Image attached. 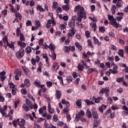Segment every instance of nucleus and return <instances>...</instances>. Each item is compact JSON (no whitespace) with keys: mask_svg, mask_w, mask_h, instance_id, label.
I'll return each instance as SVG.
<instances>
[{"mask_svg":"<svg viewBox=\"0 0 128 128\" xmlns=\"http://www.w3.org/2000/svg\"><path fill=\"white\" fill-rule=\"evenodd\" d=\"M76 104L77 106L80 108V106H82V102H80L78 100H77L76 102Z\"/></svg>","mask_w":128,"mask_h":128,"instance_id":"79ce46f5","label":"nucleus"},{"mask_svg":"<svg viewBox=\"0 0 128 128\" xmlns=\"http://www.w3.org/2000/svg\"><path fill=\"white\" fill-rule=\"evenodd\" d=\"M2 14H4V16H6V14H8V10H4L2 12Z\"/></svg>","mask_w":128,"mask_h":128,"instance_id":"69168bd1","label":"nucleus"},{"mask_svg":"<svg viewBox=\"0 0 128 128\" xmlns=\"http://www.w3.org/2000/svg\"><path fill=\"white\" fill-rule=\"evenodd\" d=\"M80 118H81L80 114H76V120L77 122H78V120H80Z\"/></svg>","mask_w":128,"mask_h":128,"instance_id":"cd10ccee","label":"nucleus"},{"mask_svg":"<svg viewBox=\"0 0 128 128\" xmlns=\"http://www.w3.org/2000/svg\"><path fill=\"white\" fill-rule=\"evenodd\" d=\"M44 40L42 38H41L38 41V44L39 45H40V46H42V44H44Z\"/></svg>","mask_w":128,"mask_h":128,"instance_id":"6e6d98bb","label":"nucleus"},{"mask_svg":"<svg viewBox=\"0 0 128 128\" xmlns=\"http://www.w3.org/2000/svg\"><path fill=\"white\" fill-rule=\"evenodd\" d=\"M60 26L62 30H64V28H66V26L64 25V24H61Z\"/></svg>","mask_w":128,"mask_h":128,"instance_id":"774afa93","label":"nucleus"},{"mask_svg":"<svg viewBox=\"0 0 128 128\" xmlns=\"http://www.w3.org/2000/svg\"><path fill=\"white\" fill-rule=\"evenodd\" d=\"M114 18V16L112 15H108V20H110V22H112V20Z\"/></svg>","mask_w":128,"mask_h":128,"instance_id":"5fc2aeb1","label":"nucleus"},{"mask_svg":"<svg viewBox=\"0 0 128 128\" xmlns=\"http://www.w3.org/2000/svg\"><path fill=\"white\" fill-rule=\"evenodd\" d=\"M14 104V108H18V104H20V100L15 101Z\"/></svg>","mask_w":128,"mask_h":128,"instance_id":"bf43d9fd","label":"nucleus"},{"mask_svg":"<svg viewBox=\"0 0 128 128\" xmlns=\"http://www.w3.org/2000/svg\"><path fill=\"white\" fill-rule=\"evenodd\" d=\"M120 102H122V104H126V100H124V98H122Z\"/></svg>","mask_w":128,"mask_h":128,"instance_id":"e2e57ef3","label":"nucleus"},{"mask_svg":"<svg viewBox=\"0 0 128 128\" xmlns=\"http://www.w3.org/2000/svg\"><path fill=\"white\" fill-rule=\"evenodd\" d=\"M124 52L123 50H122V49L119 50L118 54H119V56H120L124 58Z\"/></svg>","mask_w":128,"mask_h":128,"instance_id":"6ab92c4d","label":"nucleus"},{"mask_svg":"<svg viewBox=\"0 0 128 128\" xmlns=\"http://www.w3.org/2000/svg\"><path fill=\"white\" fill-rule=\"evenodd\" d=\"M118 72V65L114 66L112 68V74H114Z\"/></svg>","mask_w":128,"mask_h":128,"instance_id":"4468645a","label":"nucleus"},{"mask_svg":"<svg viewBox=\"0 0 128 128\" xmlns=\"http://www.w3.org/2000/svg\"><path fill=\"white\" fill-rule=\"evenodd\" d=\"M74 10L76 12H77V14L79 18H82L84 20L86 18V14L84 12V8L83 6H81L80 5H78L75 7Z\"/></svg>","mask_w":128,"mask_h":128,"instance_id":"f257e3e1","label":"nucleus"},{"mask_svg":"<svg viewBox=\"0 0 128 128\" xmlns=\"http://www.w3.org/2000/svg\"><path fill=\"white\" fill-rule=\"evenodd\" d=\"M85 34H86V38H90V31H88V30H86L85 32Z\"/></svg>","mask_w":128,"mask_h":128,"instance_id":"473e14b6","label":"nucleus"},{"mask_svg":"<svg viewBox=\"0 0 128 128\" xmlns=\"http://www.w3.org/2000/svg\"><path fill=\"white\" fill-rule=\"evenodd\" d=\"M11 10L12 11V12L14 14L16 13V12H18V10L14 8V7L11 8Z\"/></svg>","mask_w":128,"mask_h":128,"instance_id":"052dcab7","label":"nucleus"},{"mask_svg":"<svg viewBox=\"0 0 128 128\" xmlns=\"http://www.w3.org/2000/svg\"><path fill=\"white\" fill-rule=\"evenodd\" d=\"M52 68L53 70H58V69L60 68V66L58 64H54Z\"/></svg>","mask_w":128,"mask_h":128,"instance_id":"ea45409f","label":"nucleus"},{"mask_svg":"<svg viewBox=\"0 0 128 128\" xmlns=\"http://www.w3.org/2000/svg\"><path fill=\"white\" fill-rule=\"evenodd\" d=\"M22 70L26 74H28V68H26V67L22 66Z\"/></svg>","mask_w":128,"mask_h":128,"instance_id":"393cba45","label":"nucleus"},{"mask_svg":"<svg viewBox=\"0 0 128 128\" xmlns=\"http://www.w3.org/2000/svg\"><path fill=\"white\" fill-rule=\"evenodd\" d=\"M17 124L18 126H20L19 128H26L24 127V124H26V120L24 119H22L20 122H19Z\"/></svg>","mask_w":128,"mask_h":128,"instance_id":"39448f33","label":"nucleus"},{"mask_svg":"<svg viewBox=\"0 0 128 128\" xmlns=\"http://www.w3.org/2000/svg\"><path fill=\"white\" fill-rule=\"evenodd\" d=\"M88 46H90L91 48H94V46L92 44V40H88Z\"/></svg>","mask_w":128,"mask_h":128,"instance_id":"c03bdc74","label":"nucleus"},{"mask_svg":"<svg viewBox=\"0 0 128 128\" xmlns=\"http://www.w3.org/2000/svg\"><path fill=\"white\" fill-rule=\"evenodd\" d=\"M70 20L76 22V16H72V19Z\"/></svg>","mask_w":128,"mask_h":128,"instance_id":"3c124183","label":"nucleus"},{"mask_svg":"<svg viewBox=\"0 0 128 128\" xmlns=\"http://www.w3.org/2000/svg\"><path fill=\"white\" fill-rule=\"evenodd\" d=\"M62 9L65 12H68L70 10V4H66L64 6H62Z\"/></svg>","mask_w":128,"mask_h":128,"instance_id":"9b49d317","label":"nucleus"},{"mask_svg":"<svg viewBox=\"0 0 128 128\" xmlns=\"http://www.w3.org/2000/svg\"><path fill=\"white\" fill-rule=\"evenodd\" d=\"M20 28H18L16 32L17 36H20Z\"/></svg>","mask_w":128,"mask_h":128,"instance_id":"c85d7f7f","label":"nucleus"},{"mask_svg":"<svg viewBox=\"0 0 128 128\" xmlns=\"http://www.w3.org/2000/svg\"><path fill=\"white\" fill-rule=\"evenodd\" d=\"M0 112L2 114V116H6H6H7V114H6V112H4V110H0Z\"/></svg>","mask_w":128,"mask_h":128,"instance_id":"a18cd8bd","label":"nucleus"},{"mask_svg":"<svg viewBox=\"0 0 128 128\" xmlns=\"http://www.w3.org/2000/svg\"><path fill=\"white\" fill-rule=\"evenodd\" d=\"M9 85L10 86V88H16V85H14V84L12 83V82H10L9 84Z\"/></svg>","mask_w":128,"mask_h":128,"instance_id":"58836bf2","label":"nucleus"},{"mask_svg":"<svg viewBox=\"0 0 128 128\" xmlns=\"http://www.w3.org/2000/svg\"><path fill=\"white\" fill-rule=\"evenodd\" d=\"M108 60L110 62H114V56H108Z\"/></svg>","mask_w":128,"mask_h":128,"instance_id":"de8ad7c7","label":"nucleus"},{"mask_svg":"<svg viewBox=\"0 0 128 128\" xmlns=\"http://www.w3.org/2000/svg\"><path fill=\"white\" fill-rule=\"evenodd\" d=\"M32 49L33 50H34V48H32L30 46H27L26 49H25V52H26L28 54H30V52H32Z\"/></svg>","mask_w":128,"mask_h":128,"instance_id":"9d476101","label":"nucleus"},{"mask_svg":"<svg viewBox=\"0 0 128 128\" xmlns=\"http://www.w3.org/2000/svg\"><path fill=\"white\" fill-rule=\"evenodd\" d=\"M78 70H80L81 72H82L84 70V66L80 65V64H78Z\"/></svg>","mask_w":128,"mask_h":128,"instance_id":"b1692460","label":"nucleus"},{"mask_svg":"<svg viewBox=\"0 0 128 128\" xmlns=\"http://www.w3.org/2000/svg\"><path fill=\"white\" fill-rule=\"evenodd\" d=\"M30 6H34V0L30 1Z\"/></svg>","mask_w":128,"mask_h":128,"instance_id":"338daca9","label":"nucleus"},{"mask_svg":"<svg viewBox=\"0 0 128 128\" xmlns=\"http://www.w3.org/2000/svg\"><path fill=\"white\" fill-rule=\"evenodd\" d=\"M2 40H3V42H4V44H6H6H8V38H6V37H4V38H3Z\"/></svg>","mask_w":128,"mask_h":128,"instance_id":"37998d69","label":"nucleus"},{"mask_svg":"<svg viewBox=\"0 0 128 128\" xmlns=\"http://www.w3.org/2000/svg\"><path fill=\"white\" fill-rule=\"evenodd\" d=\"M20 39L21 42H24L26 38H24V34L22 33L20 34Z\"/></svg>","mask_w":128,"mask_h":128,"instance_id":"5701e85b","label":"nucleus"},{"mask_svg":"<svg viewBox=\"0 0 128 128\" xmlns=\"http://www.w3.org/2000/svg\"><path fill=\"white\" fill-rule=\"evenodd\" d=\"M21 92L22 94H28V92L26 89H22L21 90Z\"/></svg>","mask_w":128,"mask_h":128,"instance_id":"09e8293b","label":"nucleus"},{"mask_svg":"<svg viewBox=\"0 0 128 128\" xmlns=\"http://www.w3.org/2000/svg\"><path fill=\"white\" fill-rule=\"evenodd\" d=\"M68 26L70 28H74L76 26V22L70 20L68 22Z\"/></svg>","mask_w":128,"mask_h":128,"instance_id":"6e6552de","label":"nucleus"},{"mask_svg":"<svg viewBox=\"0 0 128 128\" xmlns=\"http://www.w3.org/2000/svg\"><path fill=\"white\" fill-rule=\"evenodd\" d=\"M48 112L49 114H54V108H50V109L48 110Z\"/></svg>","mask_w":128,"mask_h":128,"instance_id":"4d7b16f0","label":"nucleus"},{"mask_svg":"<svg viewBox=\"0 0 128 128\" xmlns=\"http://www.w3.org/2000/svg\"><path fill=\"white\" fill-rule=\"evenodd\" d=\"M22 108L26 110V112H28L30 110V108H28V106L26 104H24L22 106Z\"/></svg>","mask_w":128,"mask_h":128,"instance_id":"bb28decb","label":"nucleus"},{"mask_svg":"<svg viewBox=\"0 0 128 128\" xmlns=\"http://www.w3.org/2000/svg\"><path fill=\"white\" fill-rule=\"evenodd\" d=\"M26 104L28 106L29 108L32 110V102L30 100H26Z\"/></svg>","mask_w":128,"mask_h":128,"instance_id":"1a4fd4ad","label":"nucleus"},{"mask_svg":"<svg viewBox=\"0 0 128 128\" xmlns=\"http://www.w3.org/2000/svg\"><path fill=\"white\" fill-rule=\"evenodd\" d=\"M108 104H112V99L110 97H108L107 100Z\"/></svg>","mask_w":128,"mask_h":128,"instance_id":"864d4df0","label":"nucleus"},{"mask_svg":"<svg viewBox=\"0 0 128 128\" xmlns=\"http://www.w3.org/2000/svg\"><path fill=\"white\" fill-rule=\"evenodd\" d=\"M35 24L38 28H40L41 26L40 22L38 20H36Z\"/></svg>","mask_w":128,"mask_h":128,"instance_id":"a19ab883","label":"nucleus"},{"mask_svg":"<svg viewBox=\"0 0 128 128\" xmlns=\"http://www.w3.org/2000/svg\"><path fill=\"white\" fill-rule=\"evenodd\" d=\"M25 86H28L30 84V80L28 78H26L24 81Z\"/></svg>","mask_w":128,"mask_h":128,"instance_id":"412c9836","label":"nucleus"},{"mask_svg":"<svg viewBox=\"0 0 128 128\" xmlns=\"http://www.w3.org/2000/svg\"><path fill=\"white\" fill-rule=\"evenodd\" d=\"M94 40L95 44H98V38H96V37L94 38Z\"/></svg>","mask_w":128,"mask_h":128,"instance_id":"0e129e2a","label":"nucleus"},{"mask_svg":"<svg viewBox=\"0 0 128 128\" xmlns=\"http://www.w3.org/2000/svg\"><path fill=\"white\" fill-rule=\"evenodd\" d=\"M7 46L10 48H12V50H14V44H10L8 42H7Z\"/></svg>","mask_w":128,"mask_h":128,"instance_id":"4be33fe9","label":"nucleus"},{"mask_svg":"<svg viewBox=\"0 0 128 128\" xmlns=\"http://www.w3.org/2000/svg\"><path fill=\"white\" fill-rule=\"evenodd\" d=\"M58 116L54 114L53 116V120L54 122H58Z\"/></svg>","mask_w":128,"mask_h":128,"instance_id":"2f4dec72","label":"nucleus"},{"mask_svg":"<svg viewBox=\"0 0 128 128\" xmlns=\"http://www.w3.org/2000/svg\"><path fill=\"white\" fill-rule=\"evenodd\" d=\"M66 78L68 80V84H70V82H72V77L71 76L67 77Z\"/></svg>","mask_w":128,"mask_h":128,"instance_id":"7c9ffc66","label":"nucleus"},{"mask_svg":"<svg viewBox=\"0 0 128 128\" xmlns=\"http://www.w3.org/2000/svg\"><path fill=\"white\" fill-rule=\"evenodd\" d=\"M46 85L48 88H50V86H52V82L50 81H47Z\"/></svg>","mask_w":128,"mask_h":128,"instance_id":"c9c22d12","label":"nucleus"},{"mask_svg":"<svg viewBox=\"0 0 128 128\" xmlns=\"http://www.w3.org/2000/svg\"><path fill=\"white\" fill-rule=\"evenodd\" d=\"M58 4L56 2H54L52 3V8L54 10H56V6H58Z\"/></svg>","mask_w":128,"mask_h":128,"instance_id":"49530a36","label":"nucleus"},{"mask_svg":"<svg viewBox=\"0 0 128 128\" xmlns=\"http://www.w3.org/2000/svg\"><path fill=\"white\" fill-rule=\"evenodd\" d=\"M108 92H110V89L106 88H102L100 90L99 94L100 96H102L106 92V94H108Z\"/></svg>","mask_w":128,"mask_h":128,"instance_id":"20e7f679","label":"nucleus"},{"mask_svg":"<svg viewBox=\"0 0 128 128\" xmlns=\"http://www.w3.org/2000/svg\"><path fill=\"white\" fill-rule=\"evenodd\" d=\"M24 56V49L21 48L18 52L16 53V58H22Z\"/></svg>","mask_w":128,"mask_h":128,"instance_id":"f03ea898","label":"nucleus"},{"mask_svg":"<svg viewBox=\"0 0 128 128\" xmlns=\"http://www.w3.org/2000/svg\"><path fill=\"white\" fill-rule=\"evenodd\" d=\"M117 82H124V76L122 78H118L116 79Z\"/></svg>","mask_w":128,"mask_h":128,"instance_id":"e433bc0d","label":"nucleus"},{"mask_svg":"<svg viewBox=\"0 0 128 128\" xmlns=\"http://www.w3.org/2000/svg\"><path fill=\"white\" fill-rule=\"evenodd\" d=\"M94 72V68H89L88 70L87 74H92Z\"/></svg>","mask_w":128,"mask_h":128,"instance_id":"603ef678","label":"nucleus"},{"mask_svg":"<svg viewBox=\"0 0 128 128\" xmlns=\"http://www.w3.org/2000/svg\"><path fill=\"white\" fill-rule=\"evenodd\" d=\"M116 22H117L116 20V18H113L112 20L110 21V24L112 26H114V24H116Z\"/></svg>","mask_w":128,"mask_h":128,"instance_id":"a878e982","label":"nucleus"},{"mask_svg":"<svg viewBox=\"0 0 128 128\" xmlns=\"http://www.w3.org/2000/svg\"><path fill=\"white\" fill-rule=\"evenodd\" d=\"M42 46H43L45 50H47V48H48V44H46V43L43 44Z\"/></svg>","mask_w":128,"mask_h":128,"instance_id":"680f3d73","label":"nucleus"},{"mask_svg":"<svg viewBox=\"0 0 128 128\" xmlns=\"http://www.w3.org/2000/svg\"><path fill=\"white\" fill-rule=\"evenodd\" d=\"M92 116L94 120H98V112H96V108H92L91 110Z\"/></svg>","mask_w":128,"mask_h":128,"instance_id":"7ed1b4c3","label":"nucleus"},{"mask_svg":"<svg viewBox=\"0 0 128 128\" xmlns=\"http://www.w3.org/2000/svg\"><path fill=\"white\" fill-rule=\"evenodd\" d=\"M50 26H52V20H49L46 22V28H50Z\"/></svg>","mask_w":128,"mask_h":128,"instance_id":"ddd939ff","label":"nucleus"},{"mask_svg":"<svg viewBox=\"0 0 128 128\" xmlns=\"http://www.w3.org/2000/svg\"><path fill=\"white\" fill-rule=\"evenodd\" d=\"M49 56H50V58H52V60H54L56 59V54L54 53V51H53L52 55L49 54Z\"/></svg>","mask_w":128,"mask_h":128,"instance_id":"f3484780","label":"nucleus"},{"mask_svg":"<svg viewBox=\"0 0 128 128\" xmlns=\"http://www.w3.org/2000/svg\"><path fill=\"white\" fill-rule=\"evenodd\" d=\"M86 116L88 118H92V112H90V110L88 108L86 110Z\"/></svg>","mask_w":128,"mask_h":128,"instance_id":"0eeeda50","label":"nucleus"},{"mask_svg":"<svg viewBox=\"0 0 128 128\" xmlns=\"http://www.w3.org/2000/svg\"><path fill=\"white\" fill-rule=\"evenodd\" d=\"M92 56V53H90V51H88L86 54V52L83 53V56L84 58H88V56Z\"/></svg>","mask_w":128,"mask_h":128,"instance_id":"a211bd4d","label":"nucleus"},{"mask_svg":"<svg viewBox=\"0 0 128 128\" xmlns=\"http://www.w3.org/2000/svg\"><path fill=\"white\" fill-rule=\"evenodd\" d=\"M48 48H50V50H54L56 48V47L54 46V44L50 43L48 47Z\"/></svg>","mask_w":128,"mask_h":128,"instance_id":"aec40b11","label":"nucleus"},{"mask_svg":"<svg viewBox=\"0 0 128 128\" xmlns=\"http://www.w3.org/2000/svg\"><path fill=\"white\" fill-rule=\"evenodd\" d=\"M100 124V120H95L94 122V127L98 128V125Z\"/></svg>","mask_w":128,"mask_h":128,"instance_id":"2eb2a0df","label":"nucleus"},{"mask_svg":"<svg viewBox=\"0 0 128 128\" xmlns=\"http://www.w3.org/2000/svg\"><path fill=\"white\" fill-rule=\"evenodd\" d=\"M84 102L87 104V106H90L92 104H94V103L92 101H90L88 100H84Z\"/></svg>","mask_w":128,"mask_h":128,"instance_id":"dca6fc26","label":"nucleus"},{"mask_svg":"<svg viewBox=\"0 0 128 128\" xmlns=\"http://www.w3.org/2000/svg\"><path fill=\"white\" fill-rule=\"evenodd\" d=\"M111 108L113 110H118V107L116 106H114V105H113L112 106Z\"/></svg>","mask_w":128,"mask_h":128,"instance_id":"13d9d810","label":"nucleus"},{"mask_svg":"<svg viewBox=\"0 0 128 128\" xmlns=\"http://www.w3.org/2000/svg\"><path fill=\"white\" fill-rule=\"evenodd\" d=\"M66 114V118L68 122H70V120H72V118H70V114H68V113H67V114Z\"/></svg>","mask_w":128,"mask_h":128,"instance_id":"72a5a7b5","label":"nucleus"},{"mask_svg":"<svg viewBox=\"0 0 128 128\" xmlns=\"http://www.w3.org/2000/svg\"><path fill=\"white\" fill-rule=\"evenodd\" d=\"M90 100L92 99V100H94L96 104H98L100 102V98H96L94 96H90Z\"/></svg>","mask_w":128,"mask_h":128,"instance_id":"f8f14e48","label":"nucleus"},{"mask_svg":"<svg viewBox=\"0 0 128 128\" xmlns=\"http://www.w3.org/2000/svg\"><path fill=\"white\" fill-rule=\"evenodd\" d=\"M31 62L33 66H36V59L32 58L31 60Z\"/></svg>","mask_w":128,"mask_h":128,"instance_id":"8fccbe9b","label":"nucleus"},{"mask_svg":"<svg viewBox=\"0 0 128 128\" xmlns=\"http://www.w3.org/2000/svg\"><path fill=\"white\" fill-rule=\"evenodd\" d=\"M99 31L100 32H106V28H104V26H102L99 28Z\"/></svg>","mask_w":128,"mask_h":128,"instance_id":"c756f323","label":"nucleus"},{"mask_svg":"<svg viewBox=\"0 0 128 128\" xmlns=\"http://www.w3.org/2000/svg\"><path fill=\"white\" fill-rule=\"evenodd\" d=\"M40 82H38L36 81H35L34 83V84L35 86H36L37 88H40Z\"/></svg>","mask_w":128,"mask_h":128,"instance_id":"f704fd0d","label":"nucleus"},{"mask_svg":"<svg viewBox=\"0 0 128 128\" xmlns=\"http://www.w3.org/2000/svg\"><path fill=\"white\" fill-rule=\"evenodd\" d=\"M56 96L57 100H60V98H62V92L60 90H56Z\"/></svg>","mask_w":128,"mask_h":128,"instance_id":"423d86ee","label":"nucleus"},{"mask_svg":"<svg viewBox=\"0 0 128 128\" xmlns=\"http://www.w3.org/2000/svg\"><path fill=\"white\" fill-rule=\"evenodd\" d=\"M26 26H32V21L30 20H28L26 22Z\"/></svg>","mask_w":128,"mask_h":128,"instance_id":"4c0bfd02","label":"nucleus"}]
</instances>
